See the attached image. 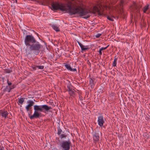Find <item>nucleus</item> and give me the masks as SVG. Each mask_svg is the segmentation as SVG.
Returning a JSON list of instances; mask_svg holds the SVG:
<instances>
[{"mask_svg": "<svg viewBox=\"0 0 150 150\" xmlns=\"http://www.w3.org/2000/svg\"><path fill=\"white\" fill-rule=\"evenodd\" d=\"M28 105L25 107L26 110L28 112L32 108V107L34 104V102L30 100H28L27 101Z\"/></svg>", "mask_w": 150, "mask_h": 150, "instance_id": "6", "label": "nucleus"}, {"mask_svg": "<svg viewBox=\"0 0 150 150\" xmlns=\"http://www.w3.org/2000/svg\"><path fill=\"white\" fill-rule=\"evenodd\" d=\"M142 7L141 5H139V6H138L136 3L134 2L133 4L131 6V9L133 11H137V13L139 12V9Z\"/></svg>", "mask_w": 150, "mask_h": 150, "instance_id": "5", "label": "nucleus"}, {"mask_svg": "<svg viewBox=\"0 0 150 150\" xmlns=\"http://www.w3.org/2000/svg\"><path fill=\"white\" fill-rule=\"evenodd\" d=\"M24 43L31 51L34 52L36 55L39 53L42 46L32 35H27L25 38Z\"/></svg>", "mask_w": 150, "mask_h": 150, "instance_id": "2", "label": "nucleus"}, {"mask_svg": "<svg viewBox=\"0 0 150 150\" xmlns=\"http://www.w3.org/2000/svg\"><path fill=\"white\" fill-rule=\"evenodd\" d=\"M107 18L110 21H113V18H112L111 17H110L109 16H108L107 17Z\"/></svg>", "mask_w": 150, "mask_h": 150, "instance_id": "26", "label": "nucleus"}, {"mask_svg": "<svg viewBox=\"0 0 150 150\" xmlns=\"http://www.w3.org/2000/svg\"><path fill=\"white\" fill-rule=\"evenodd\" d=\"M68 88L69 92L70 91H71L72 90L71 89H70V88L69 87H68Z\"/></svg>", "mask_w": 150, "mask_h": 150, "instance_id": "35", "label": "nucleus"}, {"mask_svg": "<svg viewBox=\"0 0 150 150\" xmlns=\"http://www.w3.org/2000/svg\"><path fill=\"white\" fill-rule=\"evenodd\" d=\"M93 10L96 12H98V15H103V13L101 11L98 7L96 6H94L93 7Z\"/></svg>", "mask_w": 150, "mask_h": 150, "instance_id": "12", "label": "nucleus"}, {"mask_svg": "<svg viewBox=\"0 0 150 150\" xmlns=\"http://www.w3.org/2000/svg\"><path fill=\"white\" fill-rule=\"evenodd\" d=\"M62 129L60 128V127L59 126L58 127V133L57 134L58 135H59L61 134V132H62Z\"/></svg>", "mask_w": 150, "mask_h": 150, "instance_id": "22", "label": "nucleus"}, {"mask_svg": "<svg viewBox=\"0 0 150 150\" xmlns=\"http://www.w3.org/2000/svg\"><path fill=\"white\" fill-rule=\"evenodd\" d=\"M119 3V6H118V8L121 12V11L122 10V7L124 5V0H120Z\"/></svg>", "mask_w": 150, "mask_h": 150, "instance_id": "11", "label": "nucleus"}, {"mask_svg": "<svg viewBox=\"0 0 150 150\" xmlns=\"http://www.w3.org/2000/svg\"><path fill=\"white\" fill-rule=\"evenodd\" d=\"M37 68H38L39 69H42L44 68V66H37Z\"/></svg>", "mask_w": 150, "mask_h": 150, "instance_id": "25", "label": "nucleus"}, {"mask_svg": "<svg viewBox=\"0 0 150 150\" xmlns=\"http://www.w3.org/2000/svg\"><path fill=\"white\" fill-rule=\"evenodd\" d=\"M25 99V98H21L20 99H18V102L19 103L22 104L23 102L24 101Z\"/></svg>", "mask_w": 150, "mask_h": 150, "instance_id": "17", "label": "nucleus"}, {"mask_svg": "<svg viewBox=\"0 0 150 150\" xmlns=\"http://www.w3.org/2000/svg\"><path fill=\"white\" fill-rule=\"evenodd\" d=\"M99 54L100 55H102V50H101L100 49L99 50Z\"/></svg>", "mask_w": 150, "mask_h": 150, "instance_id": "32", "label": "nucleus"}, {"mask_svg": "<svg viewBox=\"0 0 150 150\" xmlns=\"http://www.w3.org/2000/svg\"><path fill=\"white\" fill-rule=\"evenodd\" d=\"M0 113L2 117L6 118L8 116V112L6 110H0Z\"/></svg>", "mask_w": 150, "mask_h": 150, "instance_id": "10", "label": "nucleus"}, {"mask_svg": "<svg viewBox=\"0 0 150 150\" xmlns=\"http://www.w3.org/2000/svg\"><path fill=\"white\" fill-rule=\"evenodd\" d=\"M101 35V34L98 33L95 36L96 38H98Z\"/></svg>", "mask_w": 150, "mask_h": 150, "instance_id": "27", "label": "nucleus"}, {"mask_svg": "<svg viewBox=\"0 0 150 150\" xmlns=\"http://www.w3.org/2000/svg\"><path fill=\"white\" fill-rule=\"evenodd\" d=\"M76 71V69H72V70H70L71 71Z\"/></svg>", "mask_w": 150, "mask_h": 150, "instance_id": "34", "label": "nucleus"}, {"mask_svg": "<svg viewBox=\"0 0 150 150\" xmlns=\"http://www.w3.org/2000/svg\"><path fill=\"white\" fill-rule=\"evenodd\" d=\"M93 138L94 142L96 143L99 140V133L97 132H95L93 134Z\"/></svg>", "mask_w": 150, "mask_h": 150, "instance_id": "8", "label": "nucleus"}, {"mask_svg": "<svg viewBox=\"0 0 150 150\" xmlns=\"http://www.w3.org/2000/svg\"><path fill=\"white\" fill-rule=\"evenodd\" d=\"M109 46V45H108L106 47H101L100 49L101 50H105Z\"/></svg>", "mask_w": 150, "mask_h": 150, "instance_id": "28", "label": "nucleus"}, {"mask_svg": "<svg viewBox=\"0 0 150 150\" xmlns=\"http://www.w3.org/2000/svg\"><path fill=\"white\" fill-rule=\"evenodd\" d=\"M59 135L60 138L61 139H62L64 138H66L67 136V135L65 134H60Z\"/></svg>", "mask_w": 150, "mask_h": 150, "instance_id": "23", "label": "nucleus"}, {"mask_svg": "<svg viewBox=\"0 0 150 150\" xmlns=\"http://www.w3.org/2000/svg\"><path fill=\"white\" fill-rule=\"evenodd\" d=\"M52 108L51 107H49L46 105H35L34 106V112L33 115H31L30 113H28L29 118L31 120L35 118H39L41 117V113L40 112H48L50 109Z\"/></svg>", "mask_w": 150, "mask_h": 150, "instance_id": "3", "label": "nucleus"}, {"mask_svg": "<svg viewBox=\"0 0 150 150\" xmlns=\"http://www.w3.org/2000/svg\"><path fill=\"white\" fill-rule=\"evenodd\" d=\"M79 99H80V100H83L82 97H81V96L80 97Z\"/></svg>", "mask_w": 150, "mask_h": 150, "instance_id": "36", "label": "nucleus"}, {"mask_svg": "<svg viewBox=\"0 0 150 150\" xmlns=\"http://www.w3.org/2000/svg\"><path fill=\"white\" fill-rule=\"evenodd\" d=\"M107 0H99V1L100 3L105 2Z\"/></svg>", "mask_w": 150, "mask_h": 150, "instance_id": "30", "label": "nucleus"}, {"mask_svg": "<svg viewBox=\"0 0 150 150\" xmlns=\"http://www.w3.org/2000/svg\"><path fill=\"white\" fill-rule=\"evenodd\" d=\"M71 145V143L69 139L67 141H62L60 144L62 150H69Z\"/></svg>", "mask_w": 150, "mask_h": 150, "instance_id": "4", "label": "nucleus"}, {"mask_svg": "<svg viewBox=\"0 0 150 150\" xmlns=\"http://www.w3.org/2000/svg\"><path fill=\"white\" fill-rule=\"evenodd\" d=\"M52 150H59L56 149H52Z\"/></svg>", "mask_w": 150, "mask_h": 150, "instance_id": "37", "label": "nucleus"}, {"mask_svg": "<svg viewBox=\"0 0 150 150\" xmlns=\"http://www.w3.org/2000/svg\"><path fill=\"white\" fill-rule=\"evenodd\" d=\"M52 10L53 11L59 10L65 11L70 16L76 15L83 18H87L90 16V11L80 7L71 6L70 5L65 4L57 2H53L51 4Z\"/></svg>", "mask_w": 150, "mask_h": 150, "instance_id": "1", "label": "nucleus"}, {"mask_svg": "<svg viewBox=\"0 0 150 150\" xmlns=\"http://www.w3.org/2000/svg\"><path fill=\"white\" fill-rule=\"evenodd\" d=\"M74 91L75 90L74 89L72 90L71 91H70L69 92V93L71 96L72 97H74L75 95Z\"/></svg>", "mask_w": 150, "mask_h": 150, "instance_id": "19", "label": "nucleus"}, {"mask_svg": "<svg viewBox=\"0 0 150 150\" xmlns=\"http://www.w3.org/2000/svg\"><path fill=\"white\" fill-rule=\"evenodd\" d=\"M24 31L26 32V30H24Z\"/></svg>", "mask_w": 150, "mask_h": 150, "instance_id": "38", "label": "nucleus"}, {"mask_svg": "<svg viewBox=\"0 0 150 150\" xmlns=\"http://www.w3.org/2000/svg\"><path fill=\"white\" fill-rule=\"evenodd\" d=\"M117 58L116 57V56L115 57V58L114 61V62L112 63V66L113 67H115L116 66L117 64Z\"/></svg>", "mask_w": 150, "mask_h": 150, "instance_id": "20", "label": "nucleus"}, {"mask_svg": "<svg viewBox=\"0 0 150 150\" xmlns=\"http://www.w3.org/2000/svg\"><path fill=\"white\" fill-rule=\"evenodd\" d=\"M149 4H147V6H145L143 8V12L146 13V11L149 9Z\"/></svg>", "mask_w": 150, "mask_h": 150, "instance_id": "15", "label": "nucleus"}, {"mask_svg": "<svg viewBox=\"0 0 150 150\" xmlns=\"http://www.w3.org/2000/svg\"><path fill=\"white\" fill-rule=\"evenodd\" d=\"M12 71L11 69H6L5 72L6 73H9L12 72Z\"/></svg>", "mask_w": 150, "mask_h": 150, "instance_id": "24", "label": "nucleus"}, {"mask_svg": "<svg viewBox=\"0 0 150 150\" xmlns=\"http://www.w3.org/2000/svg\"><path fill=\"white\" fill-rule=\"evenodd\" d=\"M32 67L34 70H35L36 69V66L34 65L32 66Z\"/></svg>", "mask_w": 150, "mask_h": 150, "instance_id": "29", "label": "nucleus"}, {"mask_svg": "<svg viewBox=\"0 0 150 150\" xmlns=\"http://www.w3.org/2000/svg\"><path fill=\"white\" fill-rule=\"evenodd\" d=\"M77 42L81 47V50L82 51H85L89 49V48L88 47V46H83L81 43H80L79 41H78Z\"/></svg>", "mask_w": 150, "mask_h": 150, "instance_id": "9", "label": "nucleus"}, {"mask_svg": "<svg viewBox=\"0 0 150 150\" xmlns=\"http://www.w3.org/2000/svg\"><path fill=\"white\" fill-rule=\"evenodd\" d=\"M106 8L107 10H109L111 11L115 8L114 7H113L112 6H106Z\"/></svg>", "mask_w": 150, "mask_h": 150, "instance_id": "16", "label": "nucleus"}, {"mask_svg": "<svg viewBox=\"0 0 150 150\" xmlns=\"http://www.w3.org/2000/svg\"><path fill=\"white\" fill-rule=\"evenodd\" d=\"M0 150H4V147L3 146H0Z\"/></svg>", "mask_w": 150, "mask_h": 150, "instance_id": "33", "label": "nucleus"}, {"mask_svg": "<svg viewBox=\"0 0 150 150\" xmlns=\"http://www.w3.org/2000/svg\"><path fill=\"white\" fill-rule=\"evenodd\" d=\"M98 125L100 127L103 126L104 123L103 117L102 115H100L98 118Z\"/></svg>", "mask_w": 150, "mask_h": 150, "instance_id": "7", "label": "nucleus"}, {"mask_svg": "<svg viewBox=\"0 0 150 150\" xmlns=\"http://www.w3.org/2000/svg\"><path fill=\"white\" fill-rule=\"evenodd\" d=\"M94 80L91 78H90L89 81L91 87V88H93L94 86Z\"/></svg>", "mask_w": 150, "mask_h": 150, "instance_id": "14", "label": "nucleus"}, {"mask_svg": "<svg viewBox=\"0 0 150 150\" xmlns=\"http://www.w3.org/2000/svg\"><path fill=\"white\" fill-rule=\"evenodd\" d=\"M15 87L14 85H13L10 86H7L6 88V91H7L8 93H9L11 90L14 88Z\"/></svg>", "mask_w": 150, "mask_h": 150, "instance_id": "13", "label": "nucleus"}, {"mask_svg": "<svg viewBox=\"0 0 150 150\" xmlns=\"http://www.w3.org/2000/svg\"><path fill=\"white\" fill-rule=\"evenodd\" d=\"M65 67L68 70H72V68L70 66L69 64H66L65 65Z\"/></svg>", "mask_w": 150, "mask_h": 150, "instance_id": "21", "label": "nucleus"}, {"mask_svg": "<svg viewBox=\"0 0 150 150\" xmlns=\"http://www.w3.org/2000/svg\"><path fill=\"white\" fill-rule=\"evenodd\" d=\"M7 83H8V85L9 86H10L11 85L12 83H11L8 80L7 81Z\"/></svg>", "mask_w": 150, "mask_h": 150, "instance_id": "31", "label": "nucleus"}, {"mask_svg": "<svg viewBox=\"0 0 150 150\" xmlns=\"http://www.w3.org/2000/svg\"><path fill=\"white\" fill-rule=\"evenodd\" d=\"M52 28H53L57 32H58L59 31V30L58 28L55 25H52Z\"/></svg>", "mask_w": 150, "mask_h": 150, "instance_id": "18", "label": "nucleus"}]
</instances>
